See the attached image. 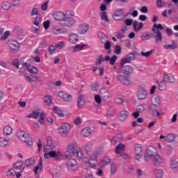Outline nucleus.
Here are the masks:
<instances>
[{"label": "nucleus", "instance_id": "4", "mask_svg": "<svg viewBox=\"0 0 178 178\" xmlns=\"http://www.w3.org/2000/svg\"><path fill=\"white\" fill-rule=\"evenodd\" d=\"M57 145L56 142L51 136H47V145L43 147V149L46 152L51 151V149H55Z\"/></svg>", "mask_w": 178, "mask_h": 178}, {"label": "nucleus", "instance_id": "44", "mask_svg": "<svg viewBox=\"0 0 178 178\" xmlns=\"http://www.w3.org/2000/svg\"><path fill=\"white\" fill-rule=\"evenodd\" d=\"M165 152L167 155H172L173 154V147L170 145H167L165 148Z\"/></svg>", "mask_w": 178, "mask_h": 178}, {"label": "nucleus", "instance_id": "25", "mask_svg": "<svg viewBox=\"0 0 178 178\" xmlns=\"http://www.w3.org/2000/svg\"><path fill=\"white\" fill-rule=\"evenodd\" d=\"M100 95L102 96V98L104 99V101L109 99V91L107 90V89L105 88H103L100 90Z\"/></svg>", "mask_w": 178, "mask_h": 178}, {"label": "nucleus", "instance_id": "28", "mask_svg": "<svg viewBox=\"0 0 178 178\" xmlns=\"http://www.w3.org/2000/svg\"><path fill=\"white\" fill-rule=\"evenodd\" d=\"M91 134H92V129H91L90 127H86L81 131V135L83 137H89V136H91Z\"/></svg>", "mask_w": 178, "mask_h": 178}, {"label": "nucleus", "instance_id": "37", "mask_svg": "<svg viewBox=\"0 0 178 178\" xmlns=\"http://www.w3.org/2000/svg\"><path fill=\"white\" fill-rule=\"evenodd\" d=\"M100 19L102 20V22H104V23H110L109 18H108V15H106V12H100Z\"/></svg>", "mask_w": 178, "mask_h": 178}, {"label": "nucleus", "instance_id": "12", "mask_svg": "<svg viewBox=\"0 0 178 178\" xmlns=\"http://www.w3.org/2000/svg\"><path fill=\"white\" fill-rule=\"evenodd\" d=\"M58 95L61 99H63V101H65V102H72V101H73V96L66 93L64 91L58 92Z\"/></svg>", "mask_w": 178, "mask_h": 178}, {"label": "nucleus", "instance_id": "56", "mask_svg": "<svg viewBox=\"0 0 178 178\" xmlns=\"http://www.w3.org/2000/svg\"><path fill=\"white\" fill-rule=\"evenodd\" d=\"M116 60H118V56L116 55H113L111 58L109 57V64L111 65H115V63L116 62Z\"/></svg>", "mask_w": 178, "mask_h": 178}, {"label": "nucleus", "instance_id": "60", "mask_svg": "<svg viewBox=\"0 0 178 178\" xmlns=\"http://www.w3.org/2000/svg\"><path fill=\"white\" fill-rule=\"evenodd\" d=\"M52 176L53 177H60V176H62V173H60V170H54Z\"/></svg>", "mask_w": 178, "mask_h": 178}, {"label": "nucleus", "instance_id": "52", "mask_svg": "<svg viewBox=\"0 0 178 178\" xmlns=\"http://www.w3.org/2000/svg\"><path fill=\"white\" fill-rule=\"evenodd\" d=\"M154 52V49H152L150 51L144 52V51H141L140 52V55L142 56H143L144 58H148V56H151V54Z\"/></svg>", "mask_w": 178, "mask_h": 178}, {"label": "nucleus", "instance_id": "46", "mask_svg": "<svg viewBox=\"0 0 178 178\" xmlns=\"http://www.w3.org/2000/svg\"><path fill=\"white\" fill-rule=\"evenodd\" d=\"M35 163V158H30L25 161L26 166H31V165H34Z\"/></svg>", "mask_w": 178, "mask_h": 178}, {"label": "nucleus", "instance_id": "20", "mask_svg": "<svg viewBox=\"0 0 178 178\" xmlns=\"http://www.w3.org/2000/svg\"><path fill=\"white\" fill-rule=\"evenodd\" d=\"M8 45L13 51H19V48L20 47V44L16 40L9 41Z\"/></svg>", "mask_w": 178, "mask_h": 178}, {"label": "nucleus", "instance_id": "47", "mask_svg": "<svg viewBox=\"0 0 178 178\" xmlns=\"http://www.w3.org/2000/svg\"><path fill=\"white\" fill-rule=\"evenodd\" d=\"M154 174L156 178L163 177V170L162 169H157L154 170Z\"/></svg>", "mask_w": 178, "mask_h": 178}, {"label": "nucleus", "instance_id": "1", "mask_svg": "<svg viewBox=\"0 0 178 178\" xmlns=\"http://www.w3.org/2000/svg\"><path fill=\"white\" fill-rule=\"evenodd\" d=\"M82 162L83 163V166H89L92 169H96L97 165H98V160L97 159V154H93L92 156L88 159V157H83L82 159Z\"/></svg>", "mask_w": 178, "mask_h": 178}, {"label": "nucleus", "instance_id": "61", "mask_svg": "<svg viewBox=\"0 0 178 178\" xmlns=\"http://www.w3.org/2000/svg\"><path fill=\"white\" fill-rule=\"evenodd\" d=\"M90 88H91V90L92 91H98L99 88V83H92L91 86H90Z\"/></svg>", "mask_w": 178, "mask_h": 178}, {"label": "nucleus", "instance_id": "5", "mask_svg": "<svg viewBox=\"0 0 178 178\" xmlns=\"http://www.w3.org/2000/svg\"><path fill=\"white\" fill-rule=\"evenodd\" d=\"M156 149L154 148L152 146H149L145 152L144 155V160L145 162H148L149 159H151L153 156H155V154H157Z\"/></svg>", "mask_w": 178, "mask_h": 178}, {"label": "nucleus", "instance_id": "13", "mask_svg": "<svg viewBox=\"0 0 178 178\" xmlns=\"http://www.w3.org/2000/svg\"><path fill=\"white\" fill-rule=\"evenodd\" d=\"M67 166L71 170H77L79 169V164L77 161L74 159H70L67 161Z\"/></svg>", "mask_w": 178, "mask_h": 178}, {"label": "nucleus", "instance_id": "42", "mask_svg": "<svg viewBox=\"0 0 178 178\" xmlns=\"http://www.w3.org/2000/svg\"><path fill=\"white\" fill-rule=\"evenodd\" d=\"M98 38H99L100 41L104 44L106 41V39L108 38L106 37V35L103 32L99 31L97 33Z\"/></svg>", "mask_w": 178, "mask_h": 178}, {"label": "nucleus", "instance_id": "36", "mask_svg": "<svg viewBox=\"0 0 178 178\" xmlns=\"http://www.w3.org/2000/svg\"><path fill=\"white\" fill-rule=\"evenodd\" d=\"M153 33L156 34V35H154L156 42H159L162 41L163 36H162V32H161V31H156V32H153Z\"/></svg>", "mask_w": 178, "mask_h": 178}, {"label": "nucleus", "instance_id": "24", "mask_svg": "<svg viewBox=\"0 0 178 178\" xmlns=\"http://www.w3.org/2000/svg\"><path fill=\"white\" fill-rule=\"evenodd\" d=\"M86 105V99L83 95H80L78 96L77 99V107L83 108Z\"/></svg>", "mask_w": 178, "mask_h": 178}, {"label": "nucleus", "instance_id": "16", "mask_svg": "<svg viewBox=\"0 0 178 178\" xmlns=\"http://www.w3.org/2000/svg\"><path fill=\"white\" fill-rule=\"evenodd\" d=\"M22 67L29 72V73H34L35 74L38 73V69L35 67H33L29 63H22Z\"/></svg>", "mask_w": 178, "mask_h": 178}, {"label": "nucleus", "instance_id": "26", "mask_svg": "<svg viewBox=\"0 0 178 178\" xmlns=\"http://www.w3.org/2000/svg\"><path fill=\"white\" fill-rule=\"evenodd\" d=\"M133 27L134 31H140L143 27H144V24L143 22L138 23L137 21H134Z\"/></svg>", "mask_w": 178, "mask_h": 178}, {"label": "nucleus", "instance_id": "51", "mask_svg": "<svg viewBox=\"0 0 178 178\" xmlns=\"http://www.w3.org/2000/svg\"><path fill=\"white\" fill-rule=\"evenodd\" d=\"M170 168L172 169V170H175V169H177L178 168V161L176 160H171L170 161Z\"/></svg>", "mask_w": 178, "mask_h": 178}, {"label": "nucleus", "instance_id": "3", "mask_svg": "<svg viewBox=\"0 0 178 178\" xmlns=\"http://www.w3.org/2000/svg\"><path fill=\"white\" fill-rule=\"evenodd\" d=\"M77 148V142L72 141L68 144L67 150L65 152V156L67 158H72L76 155V149Z\"/></svg>", "mask_w": 178, "mask_h": 178}, {"label": "nucleus", "instance_id": "39", "mask_svg": "<svg viewBox=\"0 0 178 178\" xmlns=\"http://www.w3.org/2000/svg\"><path fill=\"white\" fill-rule=\"evenodd\" d=\"M124 151V145L123 143H120L115 147V153L122 154Z\"/></svg>", "mask_w": 178, "mask_h": 178}, {"label": "nucleus", "instance_id": "22", "mask_svg": "<svg viewBox=\"0 0 178 178\" xmlns=\"http://www.w3.org/2000/svg\"><path fill=\"white\" fill-rule=\"evenodd\" d=\"M109 62V56H106L105 58H104V56L99 55L98 58L96 59L95 61V65L96 66H99L102 62Z\"/></svg>", "mask_w": 178, "mask_h": 178}, {"label": "nucleus", "instance_id": "35", "mask_svg": "<svg viewBox=\"0 0 178 178\" xmlns=\"http://www.w3.org/2000/svg\"><path fill=\"white\" fill-rule=\"evenodd\" d=\"M108 163H111V158L106 156L104 159H102V161L99 163V165L102 167L106 166Z\"/></svg>", "mask_w": 178, "mask_h": 178}, {"label": "nucleus", "instance_id": "15", "mask_svg": "<svg viewBox=\"0 0 178 178\" xmlns=\"http://www.w3.org/2000/svg\"><path fill=\"white\" fill-rule=\"evenodd\" d=\"M129 118V111L127 110H122L121 112L117 115V120L118 122H124Z\"/></svg>", "mask_w": 178, "mask_h": 178}, {"label": "nucleus", "instance_id": "33", "mask_svg": "<svg viewBox=\"0 0 178 178\" xmlns=\"http://www.w3.org/2000/svg\"><path fill=\"white\" fill-rule=\"evenodd\" d=\"M8 144H9V139H8L3 136H1L0 137V147L5 148V147H6V145H8Z\"/></svg>", "mask_w": 178, "mask_h": 178}, {"label": "nucleus", "instance_id": "64", "mask_svg": "<svg viewBox=\"0 0 178 178\" xmlns=\"http://www.w3.org/2000/svg\"><path fill=\"white\" fill-rule=\"evenodd\" d=\"M116 173V164L111 163V175H115Z\"/></svg>", "mask_w": 178, "mask_h": 178}, {"label": "nucleus", "instance_id": "54", "mask_svg": "<svg viewBox=\"0 0 178 178\" xmlns=\"http://www.w3.org/2000/svg\"><path fill=\"white\" fill-rule=\"evenodd\" d=\"M150 114L152 116H156V118H158L160 115L159 111L155 108H152V107L150 108Z\"/></svg>", "mask_w": 178, "mask_h": 178}, {"label": "nucleus", "instance_id": "38", "mask_svg": "<svg viewBox=\"0 0 178 178\" xmlns=\"http://www.w3.org/2000/svg\"><path fill=\"white\" fill-rule=\"evenodd\" d=\"M92 148V142L90 141L86 145H85L84 149L87 155H90Z\"/></svg>", "mask_w": 178, "mask_h": 178}, {"label": "nucleus", "instance_id": "40", "mask_svg": "<svg viewBox=\"0 0 178 178\" xmlns=\"http://www.w3.org/2000/svg\"><path fill=\"white\" fill-rule=\"evenodd\" d=\"M163 29H164L163 26H162L161 24L154 23L153 24L152 31H153V32L159 31V30H163Z\"/></svg>", "mask_w": 178, "mask_h": 178}, {"label": "nucleus", "instance_id": "31", "mask_svg": "<svg viewBox=\"0 0 178 178\" xmlns=\"http://www.w3.org/2000/svg\"><path fill=\"white\" fill-rule=\"evenodd\" d=\"M1 8L3 10H9L12 8V3L9 1H3L1 4Z\"/></svg>", "mask_w": 178, "mask_h": 178}, {"label": "nucleus", "instance_id": "8", "mask_svg": "<svg viewBox=\"0 0 178 178\" xmlns=\"http://www.w3.org/2000/svg\"><path fill=\"white\" fill-rule=\"evenodd\" d=\"M144 155V150L143 149V145L141 144L135 145V159L140 161Z\"/></svg>", "mask_w": 178, "mask_h": 178}, {"label": "nucleus", "instance_id": "50", "mask_svg": "<svg viewBox=\"0 0 178 178\" xmlns=\"http://www.w3.org/2000/svg\"><path fill=\"white\" fill-rule=\"evenodd\" d=\"M42 17H41V15H38V17H36L33 22V24L38 27L40 26V24L42 23Z\"/></svg>", "mask_w": 178, "mask_h": 178}, {"label": "nucleus", "instance_id": "41", "mask_svg": "<svg viewBox=\"0 0 178 178\" xmlns=\"http://www.w3.org/2000/svg\"><path fill=\"white\" fill-rule=\"evenodd\" d=\"M13 131L10 126H6L3 128V134L4 136H10Z\"/></svg>", "mask_w": 178, "mask_h": 178}, {"label": "nucleus", "instance_id": "2", "mask_svg": "<svg viewBox=\"0 0 178 178\" xmlns=\"http://www.w3.org/2000/svg\"><path fill=\"white\" fill-rule=\"evenodd\" d=\"M17 136L21 141L26 143L29 147L31 148L33 147V139L30 137L29 134L23 131H18L17 132Z\"/></svg>", "mask_w": 178, "mask_h": 178}, {"label": "nucleus", "instance_id": "48", "mask_svg": "<svg viewBox=\"0 0 178 178\" xmlns=\"http://www.w3.org/2000/svg\"><path fill=\"white\" fill-rule=\"evenodd\" d=\"M147 106L145 104H139L136 106V110L139 112H144L147 109Z\"/></svg>", "mask_w": 178, "mask_h": 178}, {"label": "nucleus", "instance_id": "10", "mask_svg": "<svg viewBox=\"0 0 178 178\" xmlns=\"http://www.w3.org/2000/svg\"><path fill=\"white\" fill-rule=\"evenodd\" d=\"M117 79L118 81H120L125 86H130V84L132 83L131 80L130 79V76L127 75L124 76L122 74H118Z\"/></svg>", "mask_w": 178, "mask_h": 178}, {"label": "nucleus", "instance_id": "9", "mask_svg": "<svg viewBox=\"0 0 178 178\" xmlns=\"http://www.w3.org/2000/svg\"><path fill=\"white\" fill-rule=\"evenodd\" d=\"M67 14L66 13H63L62 11H55L53 13V17L55 20H58V22H63L65 19H66V15Z\"/></svg>", "mask_w": 178, "mask_h": 178}, {"label": "nucleus", "instance_id": "29", "mask_svg": "<svg viewBox=\"0 0 178 178\" xmlns=\"http://www.w3.org/2000/svg\"><path fill=\"white\" fill-rule=\"evenodd\" d=\"M175 140H176V135L173 133H170L166 135L164 141H166L167 143H173Z\"/></svg>", "mask_w": 178, "mask_h": 178}, {"label": "nucleus", "instance_id": "11", "mask_svg": "<svg viewBox=\"0 0 178 178\" xmlns=\"http://www.w3.org/2000/svg\"><path fill=\"white\" fill-rule=\"evenodd\" d=\"M154 166H161L163 163V159L159 154L156 153L154 156L150 159Z\"/></svg>", "mask_w": 178, "mask_h": 178}, {"label": "nucleus", "instance_id": "21", "mask_svg": "<svg viewBox=\"0 0 178 178\" xmlns=\"http://www.w3.org/2000/svg\"><path fill=\"white\" fill-rule=\"evenodd\" d=\"M121 68H122V73L124 74V76H130V74L134 70V68L131 65H127L125 67L123 66V67Z\"/></svg>", "mask_w": 178, "mask_h": 178}, {"label": "nucleus", "instance_id": "59", "mask_svg": "<svg viewBox=\"0 0 178 178\" xmlns=\"http://www.w3.org/2000/svg\"><path fill=\"white\" fill-rule=\"evenodd\" d=\"M76 156H77V158H79V159H83V156H84V154L83 153V151L81 150V149H76Z\"/></svg>", "mask_w": 178, "mask_h": 178}, {"label": "nucleus", "instance_id": "55", "mask_svg": "<svg viewBox=\"0 0 178 178\" xmlns=\"http://www.w3.org/2000/svg\"><path fill=\"white\" fill-rule=\"evenodd\" d=\"M151 38V35L148 33H143L141 35V40L143 41H147Z\"/></svg>", "mask_w": 178, "mask_h": 178}, {"label": "nucleus", "instance_id": "30", "mask_svg": "<svg viewBox=\"0 0 178 178\" xmlns=\"http://www.w3.org/2000/svg\"><path fill=\"white\" fill-rule=\"evenodd\" d=\"M163 81H165V83H175V81H176V79L172 75L166 74L163 76Z\"/></svg>", "mask_w": 178, "mask_h": 178}, {"label": "nucleus", "instance_id": "27", "mask_svg": "<svg viewBox=\"0 0 178 178\" xmlns=\"http://www.w3.org/2000/svg\"><path fill=\"white\" fill-rule=\"evenodd\" d=\"M152 104L154 106H158V105H161V96L154 95L152 97Z\"/></svg>", "mask_w": 178, "mask_h": 178}, {"label": "nucleus", "instance_id": "58", "mask_svg": "<svg viewBox=\"0 0 178 178\" xmlns=\"http://www.w3.org/2000/svg\"><path fill=\"white\" fill-rule=\"evenodd\" d=\"M127 58L129 62H131V60H136V54L135 53H129V54H127Z\"/></svg>", "mask_w": 178, "mask_h": 178}, {"label": "nucleus", "instance_id": "19", "mask_svg": "<svg viewBox=\"0 0 178 178\" xmlns=\"http://www.w3.org/2000/svg\"><path fill=\"white\" fill-rule=\"evenodd\" d=\"M90 29V25L88 24H82L78 28V32L79 34L84 35Z\"/></svg>", "mask_w": 178, "mask_h": 178}, {"label": "nucleus", "instance_id": "53", "mask_svg": "<svg viewBox=\"0 0 178 178\" xmlns=\"http://www.w3.org/2000/svg\"><path fill=\"white\" fill-rule=\"evenodd\" d=\"M159 90H160V91H165V90H166V84L165 83V81H162L159 86H158Z\"/></svg>", "mask_w": 178, "mask_h": 178}, {"label": "nucleus", "instance_id": "45", "mask_svg": "<svg viewBox=\"0 0 178 178\" xmlns=\"http://www.w3.org/2000/svg\"><path fill=\"white\" fill-rule=\"evenodd\" d=\"M38 116H40V113L38 111H33L31 113L27 115V118L29 119H31V118H33V119H38Z\"/></svg>", "mask_w": 178, "mask_h": 178}, {"label": "nucleus", "instance_id": "43", "mask_svg": "<svg viewBox=\"0 0 178 178\" xmlns=\"http://www.w3.org/2000/svg\"><path fill=\"white\" fill-rule=\"evenodd\" d=\"M54 111L56 112L58 116H60V118H63V116H65L63 111L60 108H59V107L55 106L54 107Z\"/></svg>", "mask_w": 178, "mask_h": 178}, {"label": "nucleus", "instance_id": "32", "mask_svg": "<svg viewBox=\"0 0 178 178\" xmlns=\"http://www.w3.org/2000/svg\"><path fill=\"white\" fill-rule=\"evenodd\" d=\"M86 47V44L81 42L80 44H77L75 46L72 47L73 52H79V51H81L83 48Z\"/></svg>", "mask_w": 178, "mask_h": 178}, {"label": "nucleus", "instance_id": "23", "mask_svg": "<svg viewBox=\"0 0 178 178\" xmlns=\"http://www.w3.org/2000/svg\"><path fill=\"white\" fill-rule=\"evenodd\" d=\"M69 41L71 42V44H77L79 41V35L73 33H70Z\"/></svg>", "mask_w": 178, "mask_h": 178}, {"label": "nucleus", "instance_id": "34", "mask_svg": "<svg viewBox=\"0 0 178 178\" xmlns=\"http://www.w3.org/2000/svg\"><path fill=\"white\" fill-rule=\"evenodd\" d=\"M163 48L164 49H176L177 48V44L175 40H172V43L171 44H164Z\"/></svg>", "mask_w": 178, "mask_h": 178}, {"label": "nucleus", "instance_id": "6", "mask_svg": "<svg viewBox=\"0 0 178 178\" xmlns=\"http://www.w3.org/2000/svg\"><path fill=\"white\" fill-rule=\"evenodd\" d=\"M44 159H49V158H56V159H58V158H60V156H63L62 152L60 151H55L54 149L49 150V151H44Z\"/></svg>", "mask_w": 178, "mask_h": 178}, {"label": "nucleus", "instance_id": "62", "mask_svg": "<svg viewBox=\"0 0 178 178\" xmlns=\"http://www.w3.org/2000/svg\"><path fill=\"white\" fill-rule=\"evenodd\" d=\"M126 63H130V61L129 60V58H127V57H125L121 60L120 67H123V66H124V65H126Z\"/></svg>", "mask_w": 178, "mask_h": 178}, {"label": "nucleus", "instance_id": "14", "mask_svg": "<svg viewBox=\"0 0 178 178\" xmlns=\"http://www.w3.org/2000/svg\"><path fill=\"white\" fill-rule=\"evenodd\" d=\"M76 23V19L72 17H68L67 15H65V18L63 20L62 24L65 27H72L73 24Z\"/></svg>", "mask_w": 178, "mask_h": 178}, {"label": "nucleus", "instance_id": "49", "mask_svg": "<svg viewBox=\"0 0 178 178\" xmlns=\"http://www.w3.org/2000/svg\"><path fill=\"white\" fill-rule=\"evenodd\" d=\"M39 169H42V161L41 160V159H40L38 165L35 167V169L33 170L35 175H37V173H38Z\"/></svg>", "mask_w": 178, "mask_h": 178}, {"label": "nucleus", "instance_id": "63", "mask_svg": "<svg viewBox=\"0 0 178 178\" xmlns=\"http://www.w3.org/2000/svg\"><path fill=\"white\" fill-rule=\"evenodd\" d=\"M16 175V171H15L13 169H10L7 171V176L8 177H13V176Z\"/></svg>", "mask_w": 178, "mask_h": 178}, {"label": "nucleus", "instance_id": "57", "mask_svg": "<svg viewBox=\"0 0 178 178\" xmlns=\"http://www.w3.org/2000/svg\"><path fill=\"white\" fill-rule=\"evenodd\" d=\"M44 101L47 105H51L52 104V97L49 95H47L44 97Z\"/></svg>", "mask_w": 178, "mask_h": 178}, {"label": "nucleus", "instance_id": "7", "mask_svg": "<svg viewBox=\"0 0 178 178\" xmlns=\"http://www.w3.org/2000/svg\"><path fill=\"white\" fill-rule=\"evenodd\" d=\"M70 129H72V125L68 123H63L59 127L58 133L62 137H66L67 133L70 131Z\"/></svg>", "mask_w": 178, "mask_h": 178}, {"label": "nucleus", "instance_id": "18", "mask_svg": "<svg viewBox=\"0 0 178 178\" xmlns=\"http://www.w3.org/2000/svg\"><path fill=\"white\" fill-rule=\"evenodd\" d=\"M148 97V92L145 89H139L137 92V98L139 101H143Z\"/></svg>", "mask_w": 178, "mask_h": 178}, {"label": "nucleus", "instance_id": "17", "mask_svg": "<svg viewBox=\"0 0 178 178\" xmlns=\"http://www.w3.org/2000/svg\"><path fill=\"white\" fill-rule=\"evenodd\" d=\"M52 33L56 35H59V34H66L67 31L65 28H61L59 26H54L52 28Z\"/></svg>", "mask_w": 178, "mask_h": 178}]
</instances>
